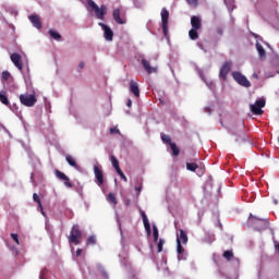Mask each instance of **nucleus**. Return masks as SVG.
<instances>
[{
  "mask_svg": "<svg viewBox=\"0 0 279 279\" xmlns=\"http://www.w3.org/2000/svg\"><path fill=\"white\" fill-rule=\"evenodd\" d=\"M232 77L240 86H243L244 88H250V86H252L250 80H247V77H245V75H243L241 72H232Z\"/></svg>",
  "mask_w": 279,
  "mask_h": 279,
  "instance_id": "obj_5",
  "label": "nucleus"
},
{
  "mask_svg": "<svg viewBox=\"0 0 279 279\" xmlns=\"http://www.w3.org/2000/svg\"><path fill=\"white\" fill-rule=\"evenodd\" d=\"M98 25L104 29L106 40L111 41L112 38H114V33L112 32V28H110L108 25L104 23H99Z\"/></svg>",
  "mask_w": 279,
  "mask_h": 279,
  "instance_id": "obj_14",
  "label": "nucleus"
},
{
  "mask_svg": "<svg viewBox=\"0 0 279 279\" xmlns=\"http://www.w3.org/2000/svg\"><path fill=\"white\" fill-rule=\"evenodd\" d=\"M82 252H84L82 248L76 250V256H82Z\"/></svg>",
  "mask_w": 279,
  "mask_h": 279,
  "instance_id": "obj_41",
  "label": "nucleus"
},
{
  "mask_svg": "<svg viewBox=\"0 0 279 279\" xmlns=\"http://www.w3.org/2000/svg\"><path fill=\"white\" fill-rule=\"evenodd\" d=\"M31 23L36 27L37 29H43V22L40 21V15L34 14L29 17Z\"/></svg>",
  "mask_w": 279,
  "mask_h": 279,
  "instance_id": "obj_16",
  "label": "nucleus"
},
{
  "mask_svg": "<svg viewBox=\"0 0 279 279\" xmlns=\"http://www.w3.org/2000/svg\"><path fill=\"white\" fill-rule=\"evenodd\" d=\"M109 132H110V134H121V131H119V129H117V128H111L109 130Z\"/></svg>",
  "mask_w": 279,
  "mask_h": 279,
  "instance_id": "obj_38",
  "label": "nucleus"
},
{
  "mask_svg": "<svg viewBox=\"0 0 279 279\" xmlns=\"http://www.w3.org/2000/svg\"><path fill=\"white\" fill-rule=\"evenodd\" d=\"M0 101L3 104V106H10V100L8 99V96L5 95V92H0Z\"/></svg>",
  "mask_w": 279,
  "mask_h": 279,
  "instance_id": "obj_23",
  "label": "nucleus"
},
{
  "mask_svg": "<svg viewBox=\"0 0 279 279\" xmlns=\"http://www.w3.org/2000/svg\"><path fill=\"white\" fill-rule=\"evenodd\" d=\"M20 101L22 106H26V108H34L38 99H36L35 95L22 94L20 95Z\"/></svg>",
  "mask_w": 279,
  "mask_h": 279,
  "instance_id": "obj_4",
  "label": "nucleus"
},
{
  "mask_svg": "<svg viewBox=\"0 0 279 279\" xmlns=\"http://www.w3.org/2000/svg\"><path fill=\"white\" fill-rule=\"evenodd\" d=\"M253 77H255V80H258V74L254 73Z\"/></svg>",
  "mask_w": 279,
  "mask_h": 279,
  "instance_id": "obj_45",
  "label": "nucleus"
},
{
  "mask_svg": "<svg viewBox=\"0 0 279 279\" xmlns=\"http://www.w3.org/2000/svg\"><path fill=\"white\" fill-rule=\"evenodd\" d=\"M33 201L38 204V208L44 217H46L45 209L43 208V202L40 201V196L36 193L33 194Z\"/></svg>",
  "mask_w": 279,
  "mask_h": 279,
  "instance_id": "obj_18",
  "label": "nucleus"
},
{
  "mask_svg": "<svg viewBox=\"0 0 279 279\" xmlns=\"http://www.w3.org/2000/svg\"><path fill=\"white\" fill-rule=\"evenodd\" d=\"M128 108H132V100H128V104H126Z\"/></svg>",
  "mask_w": 279,
  "mask_h": 279,
  "instance_id": "obj_43",
  "label": "nucleus"
},
{
  "mask_svg": "<svg viewBox=\"0 0 279 279\" xmlns=\"http://www.w3.org/2000/svg\"><path fill=\"white\" fill-rule=\"evenodd\" d=\"M142 65L148 75H151V73H158V68H153L147 59H142Z\"/></svg>",
  "mask_w": 279,
  "mask_h": 279,
  "instance_id": "obj_15",
  "label": "nucleus"
},
{
  "mask_svg": "<svg viewBox=\"0 0 279 279\" xmlns=\"http://www.w3.org/2000/svg\"><path fill=\"white\" fill-rule=\"evenodd\" d=\"M158 227H154L153 228V238H154V242L156 243L158 241Z\"/></svg>",
  "mask_w": 279,
  "mask_h": 279,
  "instance_id": "obj_34",
  "label": "nucleus"
},
{
  "mask_svg": "<svg viewBox=\"0 0 279 279\" xmlns=\"http://www.w3.org/2000/svg\"><path fill=\"white\" fill-rule=\"evenodd\" d=\"M216 33L218 34V36H223V28L218 27V28L216 29Z\"/></svg>",
  "mask_w": 279,
  "mask_h": 279,
  "instance_id": "obj_39",
  "label": "nucleus"
},
{
  "mask_svg": "<svg viewBox=\"0 0 279 279\" xmlns=\"http://www.w3.org/2000/svg\"><path fill=\"white\" fill-rule=\"evenodd\" d=\"M161 141L162 143H166V145H172L173 142H171V136L167 134H161Z\"/></svg>",
  "mask_w": 279,
  "mask_h": 279,
  "instance_id": "obj_28",
  "label": "nucleus"
},
{
  "mask_svg": "<svg viewBox=\"0 0 279 279\" xmlns=\"http://www.w3.org/2000/svg\"><path fill=\"white\" fill-rule=\"evenodd\" d=\"M107 199H108L109 204L117 206L118 202H117V196L114 195V193H109Z\"/></svg>",
  "mask_w": 279,
  "mask_h": 279,
  "instance_id": "obj_25",
  "label": "nucleus"
},
{
  "mask_svg": "<svg viewBox=\"0 0 279 279\" xmlns=\"http://www.w3.org/2000/svg\"><path fill=\"white\" fill-rule=\"evenodd\" d=\"M40 279H43V276H40Z\"/></svg>",
  "mask_w": 279,
  "mask_h": 279,
  "instance_id": "obj_49",
  "label": "nucleus"
},
{
  "mask_svg": "<svg viewBox=\"0 0 279 279\" xmlns=\"http://www.w3.org/2000/svg\"><path fill=\"white\" fill-rule=\"evenodd\" d=\"M187 3H190V5H195L197 4V0H187Z\"/></svg>",
  "mask_w": 279,
  "mask_h": 279,
  "instance_id": "obj_40",
  "label": "nucleus"
},
{
  "mask_svg": "<svg viewBox=\"0 0 279 279\" xmlns=\"http://www.w3.org/2000/svg\"><path fill=\"white\" fill-rule=\"evenodd\" d=\"M256 49L259 53V58H265V56H267V52L265 51V48L259 43L256 44Z\"/></svg>",
  "mask_w": 279,
  "mask_h": 279,
  "instance_id": "obj_24",
  "label": "nucleus"
},
{
  "mask_svg": "<svg viewBox=\"0 0 279 279\" xmlns=\"http://www.w3.org/2000/svg\"><path fill=\"white\" fill-rule=\"evenodd\" d=\"M65 160L70 165V167H73L74 169H80V166L77 165V161H75V158H73V156L66 155Z\"/></svg>",
  "mask_w": 279,
  "mask_h": 279,
  "instance_id": "obj_19",
  "label": "nucleus"
},
{
  "mask_svg": "<svg viewBox=\"0 0 279 279\" xmlns=\"http://www.w3.org/2000/svg\"><path fill=\"white\" fill-rule=\"evenodd\" d=\"M11 238L13 241L16 243V245H21V242H19V234L16 233H11Z\"/></svg>",
  "mask_w": 279,
  "mask_h": 279,
  "instance_id": "obj_37",
  "label": "nucleus"
},
{
  "mask_svg": "<svg viewBox=\"0 0 279 279\" xmlns=\"http://www.w3.org/2000/svg\"><path fill=\"white\" fill-rule=\"evenodd\" d=\"M82 229H80V225H74L70 231L69 243H73L74 245H80L82 243Z\"/></svg>",
  "mask_w": 279,
  "mask_h": 279,
  "instance_id": "obj_2",
  "label": "nucleus"
},
{
  "mask_svg": "<svg viewBox=\"0 0 279 279\" xmlns=\"http://www.w3.org/2000/svg\"><path fill=\"white\" fill-rule=\"evenodd\" d=\"M205 112H208V114H210V108H209V107H206V108H205Z\"/></svg>",
  "mask_w": 279,
  "mask_h": 279,
  "instance_id": "obj_44",
  "label": "nucleus"
},
{
  "mask_svg": "<svg viewBox=\"0 0 279 279\" xmlns=\"http://www.w3.org/2000/svg\"><path fill=\"white\" fill-rule=\"evenodd\" d=\"M251 223L258 232H262V230H267V227L269 226V221L267 219H260L256 217L251 219Z\"/></svg>",
  "mask_w": 279,
  "mask_h": 279,
  "instance_id": "obj_6",
  "label": "nucleus"
},
{
  "mask_svg": "<svg viewBox=\"0 0 279 279\" xmlns=\"http://www.w3.org/2000/svg\"><path fill=\"white\" fill-rule=\"evenodd\" d=\"M94 175L96 178V184L101 186L104 184V170H101V166H94Z\"/></svg>",
  "mask_w": 279,
  "mask_h": 279,
  "instance_id": "obj_11",
  "label": "nucleus"
},
{
  "mask_svg": "<svg viewBox=\"0 0 279 279\" xmlns=\"http://www.w3.org/2000/svg\"><path fill=\"white\" fill-rule=\"evenodd\" d=\"M49 34H50L51 38H53L54 40H62V35H60V33H58L53 29H50Z\"/></svg>",
  "mask_w": 279,
  "mask_h": 279,
  "instance_id": "obj_26",
  "label": "nucleus"
},
{
  "mask_svg": "<svg viewBox=\"0 0 279 279\" xmlns=\"http://www.w3.org/2000/svg\"><path fill=\"white\" fill-rule=\"evenodd\" d=\"M142 219L145 230H147V232H151V226L149 225V220L147 219L145 211H142Z\"/></svg>",
  "mask_w": 279,
  "mask_h": 279,
  "instance_id": "obj_21",
  "label": "nucleus"
},
{
  "mask_svg": "<svg viewBox=\"0 0 279 279\" xmlns=\"http://www.w3.org/2000/svg\"><path fill=\"white\" fill-rule=\"evenodd\" d=\"M177 252L178 254H184V247L182 246L180 239H177Z\"/></svg>",
  "mask_w": 279,
  "mask_h": 279,
  "instance_id": "obj_31",
  "label": "nucleus"
},
{
  "mask_svg": "<svg viewBox=\"0 0 279 279\" xmlns=\"http://www.w3.org/2000/svg\"><path fill=\"white\" fill-rule=\"evenodd\" d=\"M56 177L59 179V180H62L64 182V185L68 187V189H73V183H71V179L68 178L66 174H64V172L60 171V170H56Z\"/></svg>",
  "mask_w": 279,
  "mask_h": 279,
  "instance_id": "obj_13",
  "label": "nucleus"
},
{
  "mask_svg": "<svg viewBox=\"0 0 279 279\" xmlns=\"http://www.w3.org/2000/svg\"><path fill=\"white\" fill-rule=\"evenodd\" d=\"M180 234H179V241L180 243H183V245H186V243H189V235H186V232H184V230L180 229Z\"/></svg>",
  "mask_w": 279,
  "mask_h": 279,
  "instance_id": "obj_20",
  "label": "nucleus"
},
{
  "mask_svg": "<svg viewBox=\"0 0 279 279\" xmlns=\"http://www.w3.org/2000/svg\"><path fill=\"white\" fill-rule=\"evenodd\" d=\"M191 26L192 29L189 32V36L191 40H197L199 38V29H202V19L197 15H193L191 17Z\"/></svg>",
  "mask_w": 279,
  "mask_h": 279,
  "instance_id": "obj_1",
  "label": "nucleus"
},
{
  "mask_svg": "<svg viewBox=\"0 0 279 279\" xmlns=\"http://www.w3.org/2000/svg\"><path fill=\"white\" fill-rule=\"evenodd\" d=\"M130 90L135 97H141V89L138 88V83L135 81L130 82Z\"/></svg>",
  "mask_w": 279,
  "mask_h": 279,
  "instance_id": "obj_17",
  "label": "nucleus"
},
{
  "mask_svg": "<svg viewBox=\"0 0 279 279\" xmlns=\"http://www.w3.org/2000/svg\"><path fill=\"white\" fill-rule=\"evenodd\" d=\"M170 148L173 156H180V148H178V145H175V143L170 144Z\"/></svg>",
  "mask_w": 279,
  "mask_h": 279,
  "instance_id": "obj_29",
  "label": "nucleus"
},
{
  "mask_svg": "<svg viewBox=\"0 0 279 279\" xmlns=\"http://www.w3.org/2000/svg\"><path fill=\"white\" fill-rule=\"evenodd\" d=\"M161 27L163 35L167 36L169 34V10L167 8L161 9Z\"/></svg>",
  "mask_w": 279,
  "mask_h": 279,
  "instance_id": "obj_7",
  "label": "nucleus"
},
{
  "mask_svg": "<svg viewBox=\"0 0 279 279\" xmlns=\"http://www.w3.org/2000/svg\"><path fill=\"white\" fill-rule=\"evenodd\" d=\"M265 98H260L258 100H256V102L254 105H250V109H251V112H253V114H256V116H260L263 114V108H265Z\"/></svg>",
  "mask_w": 279,
  "mask_h": 279,
  "instance_id": "obj_8",
  "label": "nucleus"
},
{
  "mask_svg": "<svg viewBox=\"0 0 279 279\" xmlns=\"http://www.w3.org/2000/svg\"><path fill=\"white\" fill-rule=\"evenodd\" d=\"M84 66H85V63H84V61H82L80 64H78V69H84Z\"/></svg>",
  "mask_w": 279,
  "mask_h": 279,
  "instance_id": "obj_42",
  "label": "nucleus"
},
{
  "mask_svg": "<svg viewBox=\"0 0 279 279\" xmlns=\"http://www.w3.org/2000/svg\"><path fill=\"white\" fill-rule=\"evenodd\" d=\"M96 243L97 239L95 238V235H90L86 241V245H96Z\"/></svg>",
  "mask_w": 279,
  "mask_h": 279,
  "instance_id": "obj_32",
  "label": "nucleus"
},
{
  "mask_svg": "<svg viewBox=\"0 0 279 279\" xmlns=\"http://www.w3.org/2000/svg\"><path fill=\"white\" fill-rule=\"evenodd\" d=\"M112 16L113 21H116L118 25H125V23H128L125 16H121V9H114L112 12Z\"/></svg>",
  "mask_w": 279,
  "mask_h": 279,
  "instance_id": "obj_12",
  "label": "nucleus"
},
{
  "mask_svg": "<svg viewBox=\"0 0 279 279\" xmlns=\"http://www.w3.org/2000/svg\"><path fill=\"white\" fill-rule=\"evenodd\" d=\"M198 47H199L201 49H204V46H202L201 44H198Z\"/></svg>",
  "mask_w": 279,
  "mask_h": 279,
  "instance_id": "obj_47",
  "label": "nucleus"
},
{
  "mask_svg": "<svg viewBox=\"0 0 279 279\" xmlns=\"http://www.w3.org/2000/svg\"><path fill=\"white\" fill-rule=\"evenodd\" d=\"M197 163L195 162H186V169L187 171H197Z\"/></svg>",
  "mask_w": 279,
  "mask_h": 279,
  "instance_id": "obj_30",
  "label": "nucleus"
},
{
  "mask_svg": "<svg viewBox=\"0 0 279 279\" xmlns=\"http://www.w3.org/2000/svg\"><path fill=\"white\" fill-rule=\"evenodd\" d=\"M232 70V61H226L220 68L219 77L221 80H228V73Z\"/></svg>",
  "mask_w": 279,
  "mask_h": 279,
  "instance_id": "obj_9",
  "label": "nucleus"
},
{
  "mask_svg": "<svg viewBox=\"0 0 279 279\" xmlns=\"http://www.w3.org/2000/svg\"><path fill=\"white\" fill-rule=\"evenodd\" d=\"M10 58H11V62H13L14 66L19 71H23V61H22L21 54H19L17 52H13V53H11Z\"/></svg>",
  "mask_w": 279,
  "mask_h": 279,
  "instance_id": "obj_10",
  "label": "nucleus"
},
{
  "mask_svg": "<svg viewBox=\"0 0 279 279\" xmlns=\"http://www.w3.org/2000/svg\"><path fill=\"white\" fill-rule=\"evenodd\" d=\"M104 276L106 277V276H108V275L105 272Z\"/></svg>",
  "mask_w": 279,
  "mask_h": 279,
  "instance_id": "obj_48",
  "label": "nucleus"
},
{
  "mask_svg": "<svg viewBox=\"0 0 279 279\" xmlns=\"http://www.w3.org/2000/svg\"><path fill=\"white\" fill-rule=\"evenodd\" d=\"M163 245H165V240L160 239L158 244H157V250H158L159 253L162 252Z\"/></svg>",
  "mask_w": 279,
  "mask_h": 279,
  "instance_id": "obj_35",
  "label": "nucleus"
},
{
  "mask_svg": "<svg viewBox=\"0 0 279 279\" xmlns=\"http://www.w3.org/2000/svg\"><path fill=\"white\" fill-rule=\"evenodd\" d=\"M87 3L89 5V8L94 9L95 16L98 17L100 21H104V17L106 16V14H108V7L102 4L99 8V5H97V3H95V1H93V0H88Z\"/></svg>",
  "mask_w": 279,
  "mask_h": 279,
  "instance_id": "obj_3",
  "label": "nucleus"
},
{
  "mask_svg": "<svg viewBox=\"0 0 279 279\" xmlns=\"http://www.w3.org/2000/svg\"><path fill=\"white\" fill-rule=\"evenodd\" d=\"M135 191H138V192H141V186H140V187H135Z\"/></svg>",
  "mask_w": 279,
  "mask_h": 279,
  "instance_id": "obj_46",
  "label": "nucleus"
},
{
  "mask_svg": "<svg viewBox=\"0 0 279 279\" xmlns=\"http://www.w3.org/2000/svg\"><path fill=\"white\" fill-rule=\"evenodd\" d=\"M118 175H120L121 180H123L124 182H128V177H125V174L123 173V171L120 169L117 171Z\"/></svg>",
  "mask_w": 279,
  "mask_h": 279,
  "instance_id": "obj_36",
  "label": "nucleus"
},
{
  "mask_svg": "<svg viewBox=\"0 0 279 279\" xmlns=\"http://www.w3.org/2000/svg\"><path fill=\"white\" fill-rule=\"evenodd\" d=\"M110 161H111V165H112L113 169H116V171L121 170V167L119 166V159H117L114 157V155H111Z\"/></svg>",
  "mask_w": 279,
  "mask_h": 279,
  "instance_id": "obj_22",
  "label": "nucleus"
},
{
  "mask_svg": "<svg viewBox=\"0 0 279 279\" xmlns=\"http://www.w3.org/2000/svg\"><path fill=\"white\" fill-rule=\"evenodd\" d=\"M12 77V74H10L8 71L2 72V80L3 82H8Z\"/></svg>",
  "mask_w": 279,
  "mask_h": 279,
  "instance_id": "obj_33",
  "label": "nucleus"
},
{
  "mask_svg": "<svg viewBox=\"0 0 279 279\" xmlns=\"http://www.w3.org/2000/svg\"><path fill=\"white\" fill-rule=\"evenodd\" d=\"M222 256L226 258V260L230 262L232 258H234V253H232V251H225Z\"/></svg>",
  "mask_w": 279,
  "mask_h": 279,
  "instance_id": "obj_27",
  "label": "nucleus"
}]
</instances>
